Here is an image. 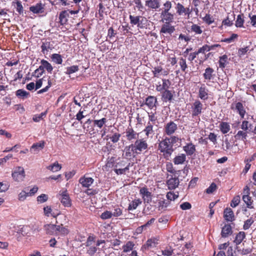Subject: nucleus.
Wrapping results in <instances>:
<instances>
[{
    "instance_id": "nucleus-56",
    "label": "nucleus",
    "mask_w": 256,
    "mask_h": 256,
    "mask_svg": "<svg viewBox=\"0 0 256 256\" xmlns=\"http://www.w3.org/2000/svg\"><path fill=\"white\" fill-rule=\"evenodd\" d=\"M57 228L58 234H62L66 235L69 232L68 230L66 228L63 227L62 225H57Z\"/></svg>"
},
{
    "instance_id": "nucleus-61",
    "label": "nucleus",
    "mask_w": 256,
    "mask_h": 256,
    "mask_svg": "<svg viewBox=\"0 0 256 256\" xmlns=\"http://www.w3.org/2000/svg\"><path fill=\"white\" fill-rule=\"evenodd\" d=\"M240 202V196H236L234 197L232 200V202L230 203V206L232 208H235L238 204H239Z\"/></svg>"
},
{
    "instance_id": "nucleus-33",
    "label": "nucleus",
    "mask_w": 256,
    "mask_h": 256,
    "mask_svg": "<svg viewBox=\"0 0 256 256\" xmlns=\"http://www.w3.org/2000/svg\"><path fill=\"white\" fill-rule=\"evenodd\" d=\"M169 140L170 144H172V146H180L181 144V139L178 138V136H172L170 138H166Z\"/></svg>"
},
{
    "instance_id": "nucleus-51",
    "label": "nucleus",
    "mask_w": 256,
    "mask_h": 256,
    "mask_svg": "<svg viewBox=\"0 0 256 256\" xmlns=\"http://www.w3.org/2000/svg\"><path fill=\"white\" fill-rule=\"evenodd\" d=\"M46 113L47 112L46 111L40 113V114L34 115L32 118L33 120L35 122H40L41 120H42L46 116Z\"/></svg>"
},
{
    "instance_id": "nucleus-14",
    "label": "nucleus",
    "mask_w": 256,
    "mask_h": 256,
    "mask_svg": "<svg viewBox=\"0 0 256 256\" xmlns=\"http://www.w3.org/2000/svg\"><path fill=\"white\" fill-rule=\"evenodd\" d=\"M152 73L154 77L158 78L160 76H167L168 72L164 69L162 66L152 68Z\"/></svg>"
},
{
    "instance_id": "nucleus-8",
    "label": "nucleus",
    "mask_w": 256,
    "mask_h": 256,
    "mask_svg": "<svg viewBox=\"0 0 256 256\" xmlns=\"http://www.w3.org/2000/svg\"><path fill=\"white\" fill-rule=\"evenodd\" d=\"M177 128V124L174 122L170 121L164 126V132L168 136H170L174 133Z\"/></svg>"
},
{
    "instance_id": "nucleus-62",
    "label": "nucleus",
    "mask_w": 256,
    "mask_h": 256,
    "mask_svg": "<svg viewBox=\"0 0 256 256\" xmlns=\"http://www.w3.org/2000/svg\"><path fill=\"white\" fill-rule=\"evenodd\" d=\"M157 118L155 116L154 113H148V122H151L152 125L156 124Z\"/></svg>"
},
{
    "instance_id": "nucleus-58",
    "label": "nucleus",
    "mask_w": 256,
    "mask_h": 256,
    "mask_svg": "<svg viewBox=\"0 0 256 256\" xmlns=\"http://www.w3.org/2000/svg\"><path fill=\"white\" fill-rule=\"evenodd\" d=\"M164 8L162 12H170L172 7V4L170 1H166L163 4Z\"/></svg>"
},
{
    "instance_id": "nucleus-6",
    "label": "nucleus",
    "mask_w": 256,
    "mask_h": 256,
    "mask_svg": "<svg viewBox=\"0 0 256 256\" xmlns=\"http://www.w3.org/2000/svg\"><path fill=\"white\" fill-rule=\"evenodd\" d=\"M202 104L198 100H196L193 103L192 106V117L198 116L202 114Z\"/></svg>"
},
{
    "instance_id": "nucleus-13",
    "label": "nucleus",
    "mask_w": 256,
    "mask_h": 256,
    "mask_svg": "<svg viewBox=\"0 0 256 256\" xmlns=\"http://www.w3.org/2000/svg\"><path fill=\"white\" fill-rule=\"evenodd\" d=\"M45 146V142L41 140L38 142L34 143L30 148V152L34 154H38L40 150H42Z\"/></svg>"
},
{
    "instance_id": "nucleus-54",
    "label": "nucleus",
    "mask_w": 256,
    "mask_h": 256,
    "mask_svg": "<svg viewBox=\"0 0 256 256\" xmlns=\"http://www.w3.org/2000/svg\"><path fill=\"white\" fill-rule=\"evenodd\" d=\"M48 197L47 194H42L37 197V201L38 203L42 204L48 200Z\"/></svg>"
},
{
    "instance_id": "nucleus-12",
    "label": "nucleus",
    "mask_w": 256,
    "mask_h": 256,
    "mask_svg": "<svg viewBox=\"0 0 256 256\" xmlns=\"http://www.w3.org/2000/svg\"><path fill=\"white\" fill-rule=\"evenodd\" d=\"M157 102V99L154 96H148L146 98L145 102L142 103L140 106H143L146 105L149 108L152 109L156 107V104Z\"/></svg>"
},
{
    "instance_id": "nucleus-11",
    "label": "nucleus",
    "mask_w": 256,
    "mask_h": 256,
    "mask_svg": "<svg viewBox=\"0 0 256 256\" xmlns=\"http://www.w3.org/2000/svg\"><path fill=\"white\" fill-rule=\"evenodd\" d=\"M124 157L126 158H130L134 157L136 155L138 154L133 146L132 144L128 146H126L124 150Z\"/></svg>"
},
{
    "instance_id": "nucleus-45",
    "label": "nucleus",
    "mask_w": 256,
    "mask_h": 256,
    "mask_svg": "<svg viewBox=\"0 0 256 256\" xmlns=\"http://www.w3.org/2000/svg\"><path fill=\"white\" fill-rule=\"evenodd\" d=\"M112 214V216L118 217L122 215V210L118 206H114L112 210H110Z\"/></svg>"
},
{
    "instance_id": "nucleus-52",
    "label": "nucleus",
    "mask_w": 256,
    "mask_h": 256,
    "mask_svg": "<svg viewBox=\"0 0 256 256\" xmlns=\"http://www.w3.org/2000/svg\"><path fill=\"white\" fill-rule=\"evenodd\" d=\"M238 37V35L237 34H232L230 38L222 39L221 40V42L230 44L232 42Z\"/></svg>"
},
{
    "instance_id": "nucleus-59",
    "label": "nucleus",
    "mask_w": 256,
    "mask_h": 256,
    "mask_svg": "<svg viewBox=\"0 0 256 256\" xmlns=\"http://www.w3.org/2000/svg\"><path fill=\"white\" fill-rule=\"evenodd\" d=\"M179 64L180 66V68L182 72H185L186 70L188 68V66L186 63L185 59L181 58L179 61Z\"/></svg>"
},
{
    "instance_id": "nucleus-40",
    "label": "nucleus",
    "mask_w": 256,
    "mask_h": 256,
    "mask_svg": "<svg viewBox=\"0 0 256 256\" xmlns=\"http://www.w3.org/2000/svg\"><path fill=\"white\" fill-rule=\"evenodd\" d=\"M220 128L223 134L228 133L230 129L229 124L226 122H222L220 124Z\"/></svg>"
},
{
    "instance_id": "nucleus-37",
    "label": "nucleus",
    "mask_w": 256,
    "mask_h": 256,
    "mask_svg": "<svg viewBox=\"0 0 256 256\" xmlns=\"http://www.w3.org/2000/svg\"><path fill=\"white\" fill-rule=\"evenodd\" d=\"M173 95L169 90H164L162 94V98L164 102H170L172 99Z\"/></svg>"
},
{
    "instance_id": "nucleus-57",
    "label": "nucleus",
    "mask_w": 256,
    "mask_h": 256,
    "mask_svg": "<svg viewBox=\"0 0 256 256\" xmlns=\"http://www.w3.org/2000/svg\"><path fill=\"white\" fill-rule=\"evenodd\" d=\"M112 217V214L110 210H106L102 212L100 215V218L102 220L110 218Z\"/></svg>"
},
{
    "instance_id": "nucleus-16",
    "label": "nucleus",
    "mask_w": 256,
    "mask_h": 256,
    "mask_svg": "<svg viewBox=\"0 0 256 256\" xmlns=\"http://www.w3.org/2000/svg\"><path fill=\"white\" fill-rule=\"evenodd\" d=\"M92 178L84 176L79 179V182L84 188H88L94 182Z\"/></svg>"
},
{
    "instance_id": "nucleus-35",
    "label": "nucleus",
    "mask_w": 256,
    "mask_h": 256,
    "mask_svg": "<svg viewBox=\"0 0 256 256\" xmlns=\"http://www.w3.org/2000/svg\"><path fill=\"white\" fill-rule=\"evenodd\" d=\"M161 254H158V256H171L174 253V249L170 246H168L160 252Z\"/></svg>"
},
{
    "instance_id": "nucleus-41",
    "label": "nucleus",
    "mask_w": 256,
    "mask_h": 256,
    "mask_svg": "<svg viewBox=\"0 0 256 256\" xmlns=\"http://www.w3.org/2000/svg\"><path fill=\"white\" fill-rule=\"evenodd\" d=\"M244 14H238L236 20L235 26L236 28H242L244 26Z\"/></svg>"
},
{
    "instance_id": "nucleus-48",
    "label": "nucleus",
    "mask_w": 256,
    "mask_h": 256,
    "mask_svg": "<svg viewBox=\"0 0 256 256\" xmlns=\"http://www.w3.org/2000/svg\"><path fill=\"white\" fill-rule=\"evenodd\" d=\"M107 120L106 118H102L100 120H94V126H97L100 128H101L104 125L106 122Z\"/></svg>"
},
{
    "instance_id": "nucleus-28",
    "label": "nucleus",
    "mask_w": 256,
    "mask_h": 256,
    "mask_svg": "<svg viewBox=\"0 0 256 256\" xmlns=\"http://www.w3.org/2000/svg\"><path fill=\"white\" fill-rule=\"evenodd\" d=\"M198 96L200 99L206 100L208 98V90L204 84L199 89Z\"/></svg>"
},
{
    "instance_id": "nucleus-10",
    "label": "nucleus",
    "mask_w": 256,
    "mask_h": 256,
    "mask_svg": "<svg viewBox=\"0 0 256 256\" xmlns=\"http://www.w3.org/2000/svg\"><path fill=\"white\" fill-rule=\"evenodd\" d=\"M249 188L248 186H246L244 188V193L245 194L242 196V200L246 204L248 208H253V206H252V200L251 197L249 196Z\"/></svg>"
},
{
    "instance_id": "nucleus-30",
    "label": "nucleus",
    "mask_w": 256,
    "mask_h": 256,
    "mask_svg": "<svg viewBox=\"0 0 256 256\" xmlns=\"http://www.w3.org/2000/svg\"><path fill=\"white\" fill-rule=\"evenodd\" d=\"M245 238V232H240L236 234L234 240V242L236 245L238 246L242 242Z\"/></svg>"
},
{
    "instance_id": "nucleus-20",
    "label": "nucleus",
    "mask_w": 256,
    "mask_h": 256,
    "mask_svg": "<svg viewBox=\"0 0 256 256\" xmlns=\"http://www.w3.org/2000/svg\"><path fill=\"white\" fill-rule=\"evenodd\" d=\"M60 202L62 204L66 207H69L71 206V202L69 196L67 192V191L63 192L60 194Z\"/></svg>"
},
{
    "instance_id": "nucleus-27",
    "label": "nucleus",
    "mask_w": 256,
    "mask_h": 256,
    "mask_svg": "<svg viewBox=\"0 0 256 256\" xmlns=\"http://www.w3.org/2000/svg\"><path fill=\"white\" fill-rule=\"evenodd\" d=\"M161 16L162 17L163 20H165L166 22L170 23L173 22L174 14H172L170 12H162Z\"/></svg>"
},
{
    "instance_id": "nucleus-46",
    "label": "nucleus",
    "mask_w": 256,
    "mask_h": 256,
    "mask_svg": "<svg viewBox=\"0 0 256 256\" xmlns=\"http://www.w3.org/2000/svg\"><path fill=\"white\" fill-rule=\"evenodd\" d=\"M40 64H43V66L44 68V69H46L48 72L52 73L53 68L49 62L46 60H42L40 61Z\"/></svg>"
},
{
    "instance_id": "nucleus-25",
    "label": "nucleus",
    "mask_w": 256,
    "mask_h": 256,
    "mask_svg": "<svg viewBox=\"0 0 256 256\" xmlns=\"http://www.w3.org/2000/svg\"><path fill=\"white\" fill-rule=\"evenodd\" d=\"M44 229L46 232L49 234H57L58 228L57 225L53 224H48L44 226Z\"/></svg>"
},
{
    "instance_id": "nucleus-22",
    "label": "nucleus",
    "mask_w": 256,
    "mask_h": 256,
    "mask_svg": "<svg viewBox=\"0 0 256 256\" xmlns=\"http://www.w3.org/2000/svg\"><path fill=\"white\" fill-rule=\"evenodd\" d=\"M224 219L228 222H232L234 220V212L230 208H227L224 209Z\"/></svg>"
},
{
    "instance_id": "nucleus-26",
    "label": "nucleus",
    "mask_w": 256,
    "mask_h": 256,
    "mask_svg": "<svg viewBox=\"0 0 256 256\" xmlns=\"http://www.w3.org/2000/svg\"><path fill=\"white\" fill-rule=\"evenodd\" d=\"M232 230L230 224H225L222 228L221 235L222 238H226L232 234Z\"/></svg>"
},
{
    "instance_id": "nucleus-64",
    "label": "nucleus",
    "mask_w": 256,
    "mask_h": 256,
    "mask_svg": "<svg viewBox=\"0 0 256 256\" xmlns=\"http://www.w3.org/2000/svg\"><path fill=\"white\" fill-rule=\"evenodd\" d=\"M253 222L254 220H252V218L247 220L246 221L244 222V224L243 226V228L244 230H248L252 226V224H253Z\"/></svg>"
},
{
    "instance_id": "nucleus-38",
    "label": "nucleus",
    "mask_w": 256,
    "mask_h": 256,
    "mask_svg": "<svg viewBox=\"0 0 256 256\" xmlns=\"http://www.w3.org/2000/svg\"><path fill=\"white\" fill-rule=\"evenodd\" d=\"M142 204L140 199H135L129 204L128 210H132L136 208Z\"/></svg>"
},
{
    "instance_id": "nucleus-21",
    "label": "nucleus",
    "mask_w": 256,
    "mask_h": 256,
    "mask_svg": "<svg viewBox=\"0 0 256 256\" xmlns=\"http://www.w3.org/2000/svg\"><path fill=\"white\" fill-rule=\"evenodd\" d=\"M248 132L244 130H239L234 135V138L236 141L241 140L246 142L247 141L248 134Z\"/></svg>"
},
{
    "instance_id": "nucleus-9",
    "label": "nucleus",
    "mask_w": 256,
    "mask_h": 256,
    "mask_svg": "<svg viewBox=\"0 0 256 256\" xmlns=\"http://www.w3.org/2000/svg\"><path fill=\"white\" fill-rule=\"evenodd\" d=\"M203 76L205 82H213L215 78L214 71L213 68L208 67L206 68Z\"/></svg>"
},
{
    "instance_id": "nucleus-39",
    "label": "nucleus",
    "mask_w": 256,
    "mask_h": 256,
    "mask_svg": "<svg viewBox=\"0 0 256 256\" xmlns=\"http://www.w3.org/2000/svg\"><path fill=\"white\" fill-rule=\"evenodd\" d=\"M52 60L56 64H60L62 62V58L60 54H54L50 56Z\"/></svg>"
},
{
    "instance_id": "nucleus-3",
    "label": "nucleus",
    "mask_w": 256,
    "mask_h": 256,
    "mask_svg": "<svg viewBox=\"0 0 256 256\" xmlns=\"http://www.w3.org/2000/svg\"><path fill=\"white\" fill-rule=\"evenodd\" d=\"M231 109L238 114L240 118H244L246 113L244 105L241 102H235L231 104Z\"/></svg>"
},
{
    "instance_id": "nucleus-36",
    "label": "nucleus",
    "mask_w": 256,
    "mask_h": 256,
    "mask_svg": "<svg viewBox=\"0 0 256 256\" xmlns=\"http://www.w3.org/2000/svg\"><path fill=\"white\" fill-rule=\"evenodd\" d=\"M44 7L41 3H38L36 6L30 7V10L34 14L42 12Z\"/></svg>"
},
{
    "instance_id": "nucleus-1",
    "label": "nucleus",
    "mask_w": 256,
    "mask_h": 256,
    "mask_svg": "<svg viewBox=\"0 0 256 256\" xmlns=\"http://www.w3.org/2000/svg\"><path fill=\"white\" fill-rule=\"evenodd\" d=\"M158 150L161 152L163 153V155L166 158L170 156L174 150L169 140L166 138H165L159 143Z\"/></svg>"
},
{
    "instance_id": "nucleus-55",
    "label": "nucleus",
    "mask_w": 256,
    "mask_h": 256,
    "mask_svg": "<svg viewBox=\"0 0 256 256\" xmlns=\"http://www.w3.org/2000/svg\"><path fill=\"white\" fill-rule=\"evenodd\" d=\"M178 196V192L176 193H174V192H170L166 194L167 198L170 200H174L176 199Z\"/></svg>"
},
{
    "instance_id": "nucleus-23",
    "label": "nucleus",
    "mask_w": 256,
    "mask_h": 256,
    "mask_svg": "<svg viewBox=\"0 0 256 256\" xmlns=\"http://www.w3.org/2000/svg\"><path fill=\"white\" fill-rule=\"evenodd\" d=\"M179 180L178 178H171L166 182V184L169 190L175 189L179 184Z\"/></svg>"
},
{
    "instance_id": "nucleus-24",
    "label": "nucleus",
    "mask_w": 256,
    "mask_h": 256,
    "mask_svg": "<svg viewBox=\"0 0 256 256\" xmlns=\"http://www.w3.org/2000/svg\"><path fill=\"white\" fill-rule=\"evenodd\" d=\"M69 18L68 10H64L61 12L59 15L60 22L62 25L65 24Z\"/></svg>"
},
{
    "instance_id": "nucleus-43",
    "label": "nucleus",
    "mask_w": 256,
    "mask_h": 256,
    "mask_svg": "<svg viewBox=\"0 0 256 256\" xmlns=\"http://www.w3.org/2000/svg\"><path fill=\"white\" fill-rule=\"evenodd\" d=\"M47 169L52 171L53 172H58L62 168L61 165L60 164L57 162L54 163L52 164L47 166Z\"/></svg>"
},
{
    "instance_id": "nucleus-53",
    "label": "nucleus",
    "mask_w": 256,
    "mask_h": 256,
    "mask_svg": "<svg viewBox=\"0 0 256 256\" xmlns=\"http://www.w3.org/2000/svg\"><path fill=\"white\" fill-rule=\"evenodd\" d=\"M191 30L192 32H195L196 34H200L202 32V30L200 26L196 24H193L192 26Z\"/></svg>"
},
{
    "instance_id": "nucleus-31",
    "label": "nucleus",
    "mask_w": 256,
    "mask_h": 256,
    "mask_svg": "<svg viewBox=\"0 0 256 256\" xmlns=\"http://www.w3.org/2000/svg\"><path fill=\"white\" fill-rule=\"evenodd\" d=\"M252 124L247 120H244L242 121L240 125V130L249 132L252 130Z\"/></svg>"
},
{
    "instance_id": "nucleus-42",
    "label": "nucleus",
    "mask_w": 256,
    "mask_h": 256,
    "mask_svg": "<svg viewBox=\"0 0 256 256\" xmlns=\"http://www.w3.org/2000/svg\"><path fill=\"white\" fill-rule=\"evenodd\" d=\"M228 56L226 54H224L220 57L218 63L219 67L220 68H224L226 67V64H228Z\"/></svg>"
},
{
    "instance_id": "nucleus-34",
    "label": "nucleus",
    "mask_w": 256,
    "mask_h": 256,
    "mask_svg": "<svg viewBox=\"0 0 256 256\" xmlns=\"http://www.w3.org/2000/svg\"><path fill=\"white\" fill-rule=\"evenodd\" d=\"M143 131L145 132L146 136L147 138L150 136L152 137V136L154 134L152 124H151V122H148L146 127Z\"/></svg>"
},
{
    "instance_id": "nucleus-60",
    "label": "nucleus",
    "mask_w": 256,
    "mask_h": 256,
    "mask_svg": "<svg viewBox=\"0 0 256 256\" xmlns=\"http://www.w3.org/2000/svg\"><path fill=\"white\" fill-rule=\"evenodd\" d=\"M95 242V238L94 236H89L86 240L85 245L86 246H90L93 245Z\"/></svg>"
},
{
    "instance_id": "nucleus-4",
    "label": "nucleus",
    "mask_w": 256,
    "mask_h": 256,
    "mask_svg": "<svg viewBox=\"0 0 256 256\" xmlns=\"http://www.w3.org/2000/svg\"><path fill=\"white\" fill-rule=\"evenodd\" d=\"M175 9L178 16H185L188 19L190 18L192 10L189 8H185L182 4L178 2L176 4Z\"/></svg>"
},
{
    "instance_id": "nucleus-15",
    "label": "nucleus",
    "mask_w": 256,
    "mask_h": 256,
    "mask_svg": "<svg viewBox=\"0 0 256 256\" xmlns=\"http://www.w3.org/2000/svg\"><path fill=\"white\" fill-rule=\"evenodd\" d=\"M174 30L175 28L174 26H172L170 23L166 22L162 26L160 33L169 34L170 35Z\"/></svg>"
},
{
    "instance_id": "nucleus-29",
    "label": "nucleus",
    "mask_w": 256,
    "mask_h": 256,
    "mask_svg": "<svg viewBox=\"0 0 256 256\" xmlns=\"http://www.w3.org/2000/svg\"><path fill=\"white\" fill-rule=\"evenodd\" d=\"M183 150L187 155L192 156L196 151V147L192 143H189L183 147Z\"/></svg>"
},
{
    "instance_id": "nucleus-44",
    "label": "nucleus",
    "mask_w": 256,
    "mask_h": 256,
    "mask_svg": "<svg viewBox=\"0 0 256 256\" xmlns=\"http://www.w3.org/2000/svg\"><path fill=\"white\" fill-rule=\"evenodd\" d=\"M134 246V244L133 242L130 241L128 242L126 244L122 246L123 252H130L133 249Z\"/></svg>"
},
{
    "instance_id": "nucleus-32",
    "label": "nucleus",
    "mask_w": 256,
    "mask_h": 256,
    "mask_svg": "<svg viewBox=\"0 0 256 256\" xmlns=\"http://www.w3.org/2000/svg\"><path fill=\"white\" fill-rule=\"evenodd\" d=\"M146 6L152 9H157L160 7V3L158 0H147Z\"/></svg>"
},
{
    "instance_id": "nucleus-5",
    "label": "nucleus",
    "mask_w": 256,
    "mask_h": 256,
    "mask_svg": "<svg viewBox=\"0 0 256 256\" xmlns=\"http://www.w3.org/2000/svg\"><path fill=\"white\" fill-rule=\"evenodd\" d=\"M12 177L15 181L22 182L25 178L24 168L20 166L16 168L12 173Z\"/></svg>"
},
{
    "instance_id": "nucleus-47",
    "label": "nucleus",
    "mask_w": 256,
    "mask_h": 256,
    "mask_svg": "<svg viewBox=\"0 0 256 256\" xmlns=\"http://www.w3.org/2000/svg\"><path fill=\"white\" fill-rule=\"evenodd\" d=\"M142 16H133L132 15L130 16V24H134V25H137L138 27L140 26V18H141Z\"/></svg>"
},
{
    "instance_id": "nucleus-7",
    "label": "nucleus",
    "mask_w": 256,
    "mask_h": 256,
    "mask_svg": "<svg viewBox=\"0 0 256 256\" xmlns=\"http://www.w3.org/2000/svg\"><path fill=\"white\" fill-rule=\"evenodd\" d=\"M160 241L159 236L152 237L148 239L146 243L142 246V248L146 250L156 246Z\"/></svg>"
},
{
    "instance_id": "nucleus-19",
    "label": "nucleus",
    "mask_w": 256,
    "mask_h": 256,
    "mask_svg": "<svg viewBox=\"0 0 256 256\" xmlns=\"http://www.w3.org/2000/svg\"><path fill=\"white\" fill-rule=\"evenodd\" d=\"M186 160V154H179L173 159L172 162L175 165H180L184 164Z\"/></svg>"
},
{
    "instance_id": "nucleus-49",
    "label": "nucleus",
    "mask_w": 256,
    "mask_h": 256,
    "mask_svg": "<svg viewBox=\"0 0 256 256\" xmlns=\"http://www.w3.org/2000/svg\"><path fill=\"white\" fill-rule=\"evenodd\" d=\"M42 52L43 54H45L46 52H48L50 50H52V46L50 44V42H42V44L41 46Z\"/></svg>"
},
{
    "instance_id": "nucleus-50",
    "label": "nucleus",
    "mask_w": 256,
    "mask_h": 256,
    "mask_svg": "<svg viewBox=\"0 0 256 256\" xmlns=\"http://www.w3.org/2000/svg\"><path fill=\"white\" fill-rule=\"evenodd\" d=\"M66 70L65 72L66 74H71L78 72L79 70L78 66H72L69 67H67L66 68Z\"/></svg>"
},
{
    "instance_id": "nucleus-2",
    "label": "nucleus",
    "mask_w": 256,
    "mask_h": 256,
    "mask_svg": "<svg viewBox=\"0 0 256 256\" xmlns=\"http://www.w3.org/2000/svg\"><path fill=\"white\" fill-rule=\"evenodd\" d=\"M132 144L138 154H141L142 151L146 150L148 148V144L144 138L136 139Z\"/></svg>"
},
{
    "instance_id": "nucleus-17",
    "label": "nucleus",
    "mask_w": 256,
    "mask_h": 256,
    "mask_svg": "<svg viewBox=\"0 0 256 256\" xmlns=\"http://www.w3.org/2000/svg\"><path fill=\"white\" fill-rule=\"evenodd\" d=\"M140 194H142L144 202L149 203L152 200V194L146 188L144 187L140 189Z\"/></svg>"
},
{
    "instance_id": "nucleus-18",
    "label": "nucleus",
    "mask_w": 256,
    "mask_h": 256,
    "mask_svg": "<svg viewBox=\"0 0 256 256\" xmlns=\"http://www.w3.org/2000/svg\"><path fill=\"white\" fill-rule=\"evenodd\" d=\"M126 137L127 140L130 141L132 140L136 139L139 134L138 133L135 132L132 128H128L126 129Z\"/></svg>"
},
{
    "instance_id": "nucleus-63",
    "label": "nucleus",
    "mask_w": 256,
    "mask_h": 256,
    "mask_svg": "<svg viewBox=\"0 0 256 256\" xmlns=\"http://www.w3.org/2000/svg\"><path fill=\"white\" fill-rule=\"evenodd\" d=\"M29 196L28 192L24 190H22L18 196V198L20 201H24L26 198Z\"/></svg>"
}]
</instances>
